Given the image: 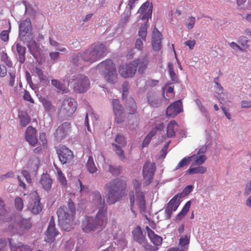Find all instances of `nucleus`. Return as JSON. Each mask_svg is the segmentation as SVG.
<instances>
[{
	"mask_svg": "<svg viewBox=\"0 0 251 251\" xmlns=\"http://www.w3.org/2000/svg\"><path fill=\"white\" fill-rule=\"evenodd\" d=\"M126 188V181L120 178H115L107 183L104 189L107 203L111 205L119 201L123 197Z\"/></svg>",
	"mask_w": 251,
	"mask_h": 251,
	"instance_id": "f257e3e1",
	"label": "nucleus"
},
{
	"mask_svg": "<svg viewBox=\"0 0 251 251\" xmlns=\"http://www.w3.org/2000/svg\"><path fill=\"white\" fill-rule=\"evenodd\" d=\"M76 209L74 202L69 199L67 205H63L57 209V214L59 225L66 231L72 228L75 218Z\"/></svg>",
	"mask_w": 251,
	"mask_h": 251,
	"instance_id": "f03ea898",
	"label": "nucleus"
},
{
	"mask_svg": "<svg viewBox=\"0 0 251 251\" xmlns=\"http://www.w3.org/2000/svg\"><path fill=\"white\" fill-rule=\"evenodd\" d=\"M19 38L24 43L26 44V46L31 54L33 55L35 52L39 51V46L33 40L32 25L28 17L21 21L19 25Z\"/></svg>",
	"mask_w": 251,
	"mask_h": 251,
	"instance_id": "7ed1b4c3",
	"label": "nucleus"
},
{
	"mask_svg": "<svg viewBox=\"0 0 251 251\" xmlns=\"http://www.w3.org/2000/svg\"><path fill=\"white\" fill-rule=\"evenodd\" d=\"M107 223V215H104V211L102 210L98 212L94 218L85 216L82 221L81 228L85 233H90L96 230L100 231L105 227Z\"/></svg>",
	"mask_w": 251,
	"mask_h": 251,
	"instance_id": "20e7f679",
	"label": "nucleus"
},
{
	"mask_svg": "<svg viewBox=\"0 0 251 251\" xmlns=\"http://www.w3.org/2000/svg\"><path fill=\"white\" fill-rule=\"evenodd\" d=\"M64 81H67L68 85L72 83L74 91L78 93L86 92L89 89L90 85L89 78L83 74L66 76L64 79Z\"/></svg>",
	"mask_w": 251,
	"mask_h": 251,
	"instance_id": "39448f33",
	"label": "nucleus"
},
{
	"mask_svg": "<svg viewBox=\"0 0 251 251\" xmlns=\"http://www.w3.org/2000/svg\"><path fill=\"white\" fill-rule=\"evenodd\" d=\"M107 52L105 45L99 44L92 45L83 53V60L90 63L97 61L104 56Z\"/></svg>",
	"mask_w": 251,
	"mask_h": 251,
	"instance_id": "423d86ee",
	"label": "nucleus"
},
{
	"mask_svg": "<svg viewBox=\"0 0 251 251\" xmlns=\"http://www.w3.org/2000/svg\"><path fill=\"white\" fill-rule=\"evenodd\" d=\"M32 227V223L29 218H22L18 223L11 222L8 228V231L11 235L23 234Z\"/></svg>",
	"mask_w": 251,
	"mask_h": 251,
	"instance_id": "0eeeda50",
	"label": "nucleus"
},
{
	"mask_svg": "<svg viewBox=\"0 0 251 251\" xmlns=\"http://www.w3.org/2000/svg\"><path fill=\"white\" fill-rule=\"evenodd\" d=\"M156 171L155 163L146 161L143 168V184L147 186L152 181Z\"/></svg>",
	"mask_w": 251,
	"mask_h": 251,
	"instance_id": "6e6552de",
	"label": "nucleus"
},
{
	"mask_svg": "<svg viewBox=\"0 0 251 251\" xmlns=\"http://www.w3.org/2000/svg\"><path fill=\"white\" fill-rule=\"evenodd\" d=\"M76 106V101L73 98H68L62 101L60 110L61 112L70 116L75 111Z\"/></svg>",
	"mask_w": 251,
	"mask_h": 251,
	"instance_id": "1a4fd4ad",
	"label": "nucleus"
},
{
	"mask_svg": "<svg viewBox=\"0 0 251 251\" xmlns=\"http://www.w3.org/2000/svg\"><path fill=\"white\" fill-rule=\"evenodd\" d=\"M181 194H177L167 203L165 209V212L168 219H170L171 217L173 211L176 210L179 206L180 203L179 199L181 198Z\"/></svg>",
	"mask_w": 251,
	"mask_h": 251,
	"instance_id": "9d476101",
	"label": "nucleus"
},
{
	"mask_svg": "<svg viewBox=\"0 0 251 251\" xmlns=\"http://www.w3.org/2000/svg\"><path fill=\"white\" fill-rule=\"evenodd\" d=\"M136 62L133 61L126 65L120 66L119 68V74L124 78L132 77L136 72Z\"/></svg>",
	"mask_w": 251,
	"mask_h": 251,
	"instance_id": "9b49d317",
	"label": "nucleus"
},
{
	"mask_svg": "<svg viewBox=\"0 0 251 251\" xmlns=\"http://www.w3.org/2000/svg\"><path fill=\"white\" fill-rule=\"evenodd\" d=\"M57 152L59 160L62 164L69 162L74 157L73 152L65 146H59Z\"/></svg>",
	"mask_w": 251,
	"mask_h": 251,
	"instance_id": "f8f14e48",
	"label": "nucleus"
},
{
	"mask_svg": "<svg viewBox=\"0 0 251 251\" xmlns=\"http://www.w3.org/2000/svg\"><path fill=\"white\" fill-rule=\"evenodd\" d=\"M93 198L92 203L97 209H99L98 212L101 211H104V215H107V207L105 205L104 199H102L101 194L100 192L96 191L93 193Z\"/></svg>",
	"mask_w": 251,
	"mask_h": 251,
	"instance_id": "ddd939ff",
	"label": "nucleus"
},
{
	"mask_svg": "<svg viewBox=\"0 0 251 251\" xmlns=\"http://www.w3.org/2000/svg\"><path fill=\"white\" fill-rule=\"evenodd\" d=\"M55 224L53 217L50 220L49 225L46 233L45 240L46 242L51 243L53 242L55 237L58 234V231L55 228Z\"/></svg>",
	"mask_w": 251,
	"mask_h": 251,
	"instance_id": "4468645a",
	"label": "nucleus"
},
{
	"mask_svg": "<svg viewBox=\"0 0 251 251\" xmlns=\"http://www.w3.org/2000/svg\"><path fill=\"white\" fill-rule=\"evenodd\" d=\"M183 111L182 102L178 100L170 104L166 109V115L174 117Z\"/></svg>",
	"mask_w": 251,
	"mask_h": 251,
	"instance_id": "2eb2a0df",
	"label": "nucleus"
},
{
	"mask_svg": "<svg viewBox=\"0 0 251 251\" xmlns=\"http://www.w3.org/2000/svg\"><path fill=\"white\" fill-rule=\"evenodd\" d=\"M99 73L101 75L107 72L116 69V66L111 59H106L99 63L96 67Z\"/></svg>",
	"mask_w": 251,
	"mask_h": 251,
	"instance_id": "dca6fc26",
	"label": "nucleus"
},
{
	"mask_svg": "<svg viewBox=\"0 0 251 251\" xmlns=\"http://www.w3.org/2000/svg\"><path fill=\"white\" fill-rule=\"evenodd\" d=\"M162 35L155 27L152 33V47L155 51H159L162 47L161 44Z\"/></svg>",
	"mask_w": 251,
	"mask_h": 251,
	"instance_id": "f3484780",
	"label": "nucleus"
},
{
	"mask_svg": "<svg viewBox=\"0 0 251 251\" xmlns=\"http://www.w3.org/2000/svg\"><path fill=\"white\" fill-rule=\"evenodd\" d=\"M37 131L32 126H29L25 131V139L32 146H34L37 143L36 136Z\"/></svg>",
	"mask_w": 251,
	"mask_h": 251,
	"instance_id": "a211bd4d",
	"label": "nucleus"
},
{
	"mask_svg": "<svg viewBox=\"0 0 251 251\" xmlns=\"http://www.w3.org/2000/svg\"><path fill=\"white\" fill-rule=\"evenodd\" d=\"M147 99L148 103L152 107H158L162 104V99L159 98L153 91H148L147 94Z\"/></svg>",
	"mask_w": 251,
	"mask_h": 251,
	"instance_id": "6ab92c4d",
	"label": "nucleus"
},
{
	"mask_svg": "<svg viewBox=\"0 0 251 251\" xmlns=\"http://www.w3.org/2000/svg\"><path fill=\"white\" fill-rule=\"evenodd\" d=\"M136 63V69L138 68V72L140 74L145 73L147 69L149 64V58L147 56H145L142 58H138L134 60Z\"/></svg>",
	"mask_w": 251,
	"mask_h": 251,
	"instance_id": "aec40b11",
	"label": "nucleus"
},
{
	"mask_svg": "<svg viewBox=\"0 0 251 251\" xmlns=\"http://www.w3.org/2000/svg\"><path fill=\"white\" fill-rule=\"evenodd\" d=\"M137 13L142 16H151L152 5L149 0L144 2L139 8Z\"/></svg>",
	"mask_w": 251,
	"mask_h": 251,
	"instance_id": "412c9836",
	"label": "nucleus"
},
{
	"mask_svg": "<svg viewBox=\"0 0 251 251\" xmlns=\"http://www.w3.org/2000/svg\"><path fill=\"white\" fill-rule=\"evenodd\" d=\"M133 239L135 241L140 244L144 243L146 241V237L143 235L141 228L139 226H137L132 231Z\"/></svg>",
	"mask_w": 251,
	"mask_h": 251,
	"instance_id": "4be33fe9",
	"label": "nucleus"
},
{
	"mask_svg": "<svg viewBox=\"0 0 251 251\" xmlns=\"http://www.w3.org/2000/svg\"><path fill=\"white\" fill-rule=\"evenodd\" d=\"M151 17H142L141 20L144 22V23L140 26L138 31V35L140 37L143 41H146V36L147 35L148 22L149 18H151Z\"/></svg>",
	"mask_w": 251,
	"mask_h": 251,
	"instance_id": "5701e85b",
	"label": "nucleus"
},
{
	"mask_svg": "<svg viewBox=\"0 0 251 251\" xmlns=\"http://www.w3.org/2000/svg\"><path fill=\"white\" fill-rule=\"evenodd\" d=\"M148 236L151 241L155 245L159 246L162 244V238L155 233L148 226L146 227Z\"/></svg>",
	"mask_w": 251,
	"mask_h": 251,
	"instance_id": "b1692460",
	"label": "nucleus"
},
{
	"mask_svg": "<svg viewBox=\"0 0 251 251\" xmlns=\"http://www.w3.org/2000/svg\"><path fill=\"white\" fill-rule=\"evenodd\" d=\"M105 80L108 83L111 84L115 83L117 81L118 75L117 70L109 71L101 74Z\"/></svg>",
	"mask_w": 251,
	"mask_h": 251,
	"instance_id": "393cba45",
	"label": "nucleus"
},
{
	"mask_svg": "<svg viewBox=\"0 0 251 251\" xmlns=\"http://www.w3.org/2000/svg\"><path fill=\"white\" fill-rule=\"evenodd\" d=\"M40 182L43 188L47 191L51 189L52 180L48 174H43L42 175Z\"/></svg>",
	"mask_w": 251,
	"mask_h": 251,
	"instance_id": "a878e982",
	"label": "nucleus"
},
{
	"mask_svg": "<svg viewBox=\"0 0 251 251\" xmlns=\"http://www.w3.org/2000/svg\"><path fill=\"white\" fill-rule=\"evenodd\" d=\"M15 46L18 53V59L20 64H23L25 61L26 48L24 46H22L20 43L18 42L15 43Z\"/></svg>",
	"mask_w": 251,
	"mask_h": 251,
	"instance_id": "bb28decb",
	"label": "nucleus"
},
{
	"mask_svg": "<svg viewBox=\"0 0 251 251\" xmlns=\"http://www.w3.org/2000/svg\"><path fill=\"white\" fill-rule=\"evenodd\" d=\"M136 201L140 211H144L146 209V201L145 195L142 191H138L135 193Z\"/></svg>",
	"mask_w": 251,
	"mask_h": 251,
	"instance_id": "cd10ccee",
	"label": "nucleus"
},
{
	"mask_svg": "<svg viewBox=\"0 0 251 251\" xmlns=\"http://www.w3.org/2000/svg\"><path fill=\"white\" fill-rule=\"evenodd\" d=\"M8 240L11 251H31V249L28 246L20 244L17 246L13 243L12 239L9 238Z\"/></svg>",
	"mask_w": 251,
	"mask_h": 251,
	"instance_id": "c85d7f7f",
	"label": "nucleus"
},
{
	"mask_svg": "<svg viewBox=\"0 0 251 251\" xmlns=\"http://www.w3.org/2000/svg\"><path fill=\"white\" fill-rule=\"evenodd\" d=\"M22 174L23 175V179H22L20 176H18L19 185L22 187L24 189H25V185L24 182V179H25L27 183H30L31 182V179L29 173L27 171L23 170L22 172Z\"/></svg>",
	"mask_w": 251,
	"mask_h": 251,
	"instance_id": "c756f323",
	"label": "nucleus"
},
{
	"mask_svg": "<svg viewBox=\"0 0 251 251\" xmlns=\"http://www.w3.org/2000/svg\"><path fill=\"white\" fill-rule=\"evenodd\" d=\"M19 118L20 120V124L22 127H25L30 122V116L25 112H22L19 114Z\"/></svg>",
	"mask_w": 251,
	"mask_h": 251,
	"instance_id": "7c9ffc66",
	"label": "nucleus"
},
{
	"mask_svg": "<svg viewBox=\"0 0 251 251\" xmlns=\"http://www.w3.org/2000/svg\"><path fill=\"white\" fill-rule=\"evenodd\" d=\"M177 126L176 122L172 120L169 122L168 124L167 127V135L169 138L173 137L175 136L176 132L174 130L175 126Z\"/></svg>",
	"mask_w": 251,
	"mask_h": 251,
	"instance_id": "2f4dec72",
	"label": "nucleus"
},
{
	"mask_svg": "<svg viewBox=\"0 0 251 251\" xmlns=\"http://www.w3.org/2000/svg\"><path fill=\"white\" fill-rule=\"evenodd\" d=\"M126 106L129 114L132 115L136 112L137 105L133 98L129 99Z\"/></svg>",
	"mask_w": 251,
	"mask_h": 251,
	"instance_id": "473e14b6",
	"label": "nucleus"
},
{
	"mask_svg": "<svg viewBox=\"0 0 251 251\" xmlns=\"http://www.w3.org/2000/svg\"><path fill=\"white\" fill-rule=\"evenodd\" d=\"M66 124V123L63 124L61 126H59L56 129L55 135L56 138L58 139H61L65 137L66 132L65 129Z\"/></svg>",
	"mask_w": 251,
	"mask_h": 251,
	"instance_id": "72a5a7b5",
	"label": "nucleus"
},
{
	"mask_svg": "<svg viewBox=\"0 0 251 251\" xmlns=\"http://www.w3.org/2000/svg\"><path fill=\"white\" fill-rule=\"evenodd\" d=\"M206 171V168L203 166H199L197 167H190L187 171V173L189 174H204Z\"/></svg>",
	"mask_w": 251,
	"mask_h": 251,
	"instance_id": "f704fd0d",
	"label": "nucleus"
},
{
	"mask_svg": "<svg viewBox=\"0 0 251 251\" xmlns=\"http://www.w3.org/2000/svg\"><path fill=\"white\" fill-rule=\"evenodd\" d=\"M33 71L38 76L39 79L41 82L46 83L48 81V79L44 75L43 72L40 68L35 67L33 68Z\"/></svg>",
	"mask_w": 251,
	"mask_h": 251,
	"instance_id": "c9c22d12",
	"label": "nucleus"
},
{
	"mask_svg": "<svg viewBox=\"0 0 251 251\" xmlns=\"http://www.w3.org/2000/svg\"><path fill=\"white\" fill-rule=\"evenodd\" d=\"M195 155H194L190 157L183 158L182 160L180 161V162L176 165L175 169V170H177L180 168H183L189 165L191 161V158L194 156Z\"/></svg>",
	"mask_w": 251,
	"mask_h": 251,
	"instance_id": "e433bc0d",
	"label": "nucleus"
},
{
	"mask_svg": "<svg viewBox=\"0 0 251 251\" xmlns=\"http://www.w3.org/2000/svg\"><path fill=\"white\" fill-rule=\"evenodd\" d=\"M42 205L40 203V199L37 197L36 201L34 202L33 205L31 208V212L34 214H37L41 211Z\"/></svg>",
	"mask_w": 251,
	"mask_h": 251,
	"instance_id": "4c0bfd02",
	"label": "nucleus"
},
{
	"mask_svg": "<svg viewBox=\"0 0 251 251\" xmlns=\"http://www.w3.org/2000/svg\"><path fill=\"white\" fill-rule=\"evenodd\" d=\"M11 31V25L9 23H8V28L6 30H2L0 33V39L4 42H7L9 40V33Z\"/></svg>",
	"mask_w": 251,
	"mask_h": 251,
	"instance_id": "58836bf2",
	"label": "nucleus"
},
{
	"mask_svg": "<svg viewBox=\"0 0 251 251\" xmlns=\"http://www.w3.org/2000/svg\"><path fill=\"white\" fill-rule=\"evenodd\" d=\"M86 167L90 173L93 174L97 171V169L95 165L92 157L90 156L89 157Z\"/></svg>",
	"mask_w": 251,
	"mask_h": 251,
	"instance_id": "ea45409f",
	"label": "nucleus"
},
{
	"mask_svg": "<svg viewBox=\"0 0 251 251\" xmlns=\"http://www.w3.org/2000/svg\"><path fill=\"white\" fill-rule=\"evenodd\" d=\"M112 104L114 113H118V112L123 111L122 105L120 104V101L118 99L113 100Z\"/></svg>",
	"mask_w": 251,
	"mask_h": 251,
	"instance_id": "a19ab883",
	"label": "nucleus"
},
{
	"mask_svg": "<svg viewBox=\"0 0 251 251\" xmlns=\"http://www.w3.org/2000/svg\"><path fill=\"white\" fill-rule=\"evenodd\" d=\"M42 102L46 111L49 112L55 110L54 106L50 101L44 99L42 100Z\"/></svg>",
	"mask_w": 251,
	"mask_h": 251,
	"instance_id": "79ce46f5",
	"label": "nucleus"
},
{
	"mask_svg": "<svg viewBox=\"0 0 251 251\" xmlns=\"http://www.w3.org/2000/svg\"><path fill=\"white\" fill-rule=\"evenodd\" d=\"M195 23V17H187V18L185 20V26L189 30L191 29L194 27Z\"/></svg>",
	"mask_w": 251,
	"mask_h": 251,
	"instance_id": "37998d69",
	"label": "nucleus"
},
{
	"mask_svg": "<svg viewBox=\"0 0 251 251\" xmlns=\"http://www.w3.org/2000/svg\"><path fill=\"white\" fill-rule=\"evenodd\" d=\"M1 60L8 67L12 66V62L9 59V57L6 52L2 51L0 53Z\"/></svg>",
	"mask_w": 251,
	"mask_h": 251,
	"instance_id": "c03bdc74",
	"label": "nucleus"
},
{
	"mask_svg": "<svg viewBox=\"0 0 251 251\" xmlns=\"http://www.w3.org/2000/svg\"><path fill=\"white\" fill-rule=\"evenodd\" d=\"M169 69V75L171 77L172 80L175 82L178 81V78L177 75L176 74L174 71L173 65L172 63H169L168 65Z\"/></svg>",
	"mask_w": 251,
	"mask_h": 251,
	"instance_id": "a18cd8bd",
	"label": "nucleus"
},
{
	"mask_svg": "<svg viewBox=\"0 0 251 251\" xmlns=\"http://www.w3.org/2000/svg\"><path fill=\"white\" fill-rule=\"evenodd\" d=\"M138 0H128V5L129 7H126L125 11L126 16H129L131 14L130 11L134 7V4Z\"/></svg>",
	"mask_w": 251,
	"mask_h": 251,
	"instance_id": "49530a36",
	"label": "nucleus"
},
{
	"mask_svg": "<svg viewBox=\"0 0 251 251\" xmlns=\"http://www.w3.org/2000/svg\"><path fill=\"white\" fill-rule=\"evenodd\" d=\"M51 84L53 85L59 91H62L63 93L65 92V89L62 83L58 80L53 79L51 80Z\"/></svg>",
	"mask_w": 251,
	"mask_h": 251,
	"instance_id": "de8ad7c7",
	"label": "nucleus"
},
{
	"mask_svg": "<svg viewBox=\"0 0 251 251\" xmlns=\"http://www.w3.org/2000/svg\"><path fill=\"white\" fill-rule=\"evenodd\" d=\"M15 208L18 211H22L24 206V202L22 198L20 197H16L14 201Z\"/></svg>",
	"mask_w": 251,
	"mask_h": 251,
	"instance_id": "09e8293b",
	"label": "nucleus"
},
{
	"mask_svg": "<svg viewBox=\"0 0 251 251\" xmlns=\"http://www.w3.org/2000/svg\"><path fill=\"white\" fill-rule=\"evenodd\" d=\"M83 60V53H77L74 54L73 56V62L74 64L77 65L81 64Z\"/></svg>",
	"mask_w": 251,
	"mask_h": 251,
	"instance_id": "8fccbe9b",
	"label": "nucleus"
},
{
	"mask_svg": "<svg viewBox=\"0 0 251 251\" xmlns=\"http://www.w3.org/2000/svg\"><path fill=\"white\" fill-rule=\"evenodd\" d=\"M58 179L63 185H66L67 180L60 169H57Z\"/></svg>",
	"mask_w": 251,
	"mask_h": 251,
	"instance_id": "3c124183",
	"label": "nucleus"
},
{
	"mask_svg": "<svg viewBox=\"0 0 251 251\" xmlns=\"http://www.w3.org/2000/svg\"><path fill=\"white\" fill-rule=\"evenodd\" d=\"M112 146L115 148V151L116 153L118 154L119 157L121 160H124L125 159V156L124 153V151L122 149L117 145L115 144H113Z\"/></svg>",
	"mask_w": 251,
	"mask_h": 251,
	"instance_id": "603ef678",
	"label": "nucleus"
},
{
	"mask_svg": "<svg viewBox=\"0 0 251 251\" xmlns=\"http://www.w3.org/2000/svg\"><path fill=\"white\" fill-rule=\"evenodd\" d=\"M115 142L122 146H125L126 145V141L124 136L121 134H117L115 139Z\"/></svg>",
	"mask_w": 251,
	"mask_h": 251,
	"instance_id": "864d4df0",
	"label": "nucleus"
},
{
	"mask_svg": "<svg viewBox=\"0 0 251 251\" xmlns=\"http://www.w3.org/2000/svg\"><path fill=\"white\" fill-rule=\"evenodd\" d=\"M115 121L118 123H122L125 121V116L124 115V111L118 112V113H115Z\"/></svg>",
	"mask_w": 251,
	"mask_h": 251,
	"instance_id": "5fc2aeb1",
	"label": "nucleus"
},
{
	"mask_svg": "<svg viewBox=\"0 0 251 251\" xmlns=\"http://www.w3.org/2000/svg\"><path fill=\"white\" fill-rule=\"evenodd\" d=\"M206 157L203 155H197V158L196 159L194 164L195 165H201L206 160Z\"/></svg>",
	"mask_w": 251,
	"mask_h": 251,
	"instance_id": "6e6d98bb",
	"label": "nucleus"
},
{
	"mask_svg": "<svg viewBox=\"0 0 251 251\" xmlns=\"http://www.w3.org/2000/svg\"><path fill=\"white\" fill-rule=\"evenodd\" d=\"M6 214V211L4 208V202L0 199V220H3Z\"/></svg>",
	"mask_w": 251,
	"mask_h": 251,
	"instance_id": "4d7b16f0",
	"label": "nucleus"
},
{
	"mask_svg": "<svg viewBox=\"0 0 251 251\" xmlns=\"http://www.w3.org/2000/svg\"><path fill=\"white\" fill-rule=\"evenodd\" d=\"M129 85L127 81L124 82L122 84V95L123 97H126L128 94Z\"/></svg>",
	"mask_w": 251,
	"mask_h": 251,
	"instance_id": "13d9d810",
	"label": "nucleus"
},
{
	"mask_svg": "<svg viewBox=\"0 0 251 251\" xmlns=\"http://www.w3.org/2000/svg\"><path fill=\"white\" fill-rule=\"evenodd\" d=\"M109 170L114 176H118L121 174V169L119 167H115L112 165H109Z\"/></svg>",
	"mask_w": 251,
	"mask_h": 251,
	"instance_id": "bf43d9fd",
	"label": "nucleus"
},
{
	"mask_svg": "<svg viewBox=\"0 0 251 251\" xmlns=\"http://www.w3.org/2000/svg\"><path fill=\"white\" fill-rule=\"evenodd\" d=\"M248 41H249L246 36H242L240 37L238 42L243 47L246 49L249 47V45L248 44Z\"/></svg>",
	"mask_w": 251,
	"mask_h": 251,
	"instance_id": "052dcab7",
	"label": "nucleus"
},
{
	"mask_svg": "<svg viewBox=\"0 0 251 251\" xmlns=\"http://www.w3.org/2000/svg\"><path fill=\"white\" fill-rule=\"evenodd\" d=\"M170 141L167 142L163 147L161 151V154L160 155L159 158H164L165 157L167 153V150L169 147V144Z\"/></svg>",
	"mask_w": 251,
	"mask_h": 251,
	"instance_id": "680f3d73",
	"label": "nucleus"
},
{
	"mask_svg": "<svg viewBox=\"0 0 251 251\" xmlns=\"http://www.w3.org/2000/svg\"><path fill=\"white\" fill-rule=\"evenodd\" d=\"M25 13L27 15L32 16L36 14V10L30 6L25 5Z\"/></svg>",
	"mask_w": 251,
	"mask_h": 251,
	"instance_id": "e2e57ef3",
	"label": "nucleus"
},
{
	"mask_svg": "<svg viewBox=\"0 0 251 251\" xmlns=\"http://www.w3.org/2000/svg\"><path fill=\"white\" fill-rule=\"evenodd\" d=\"M133 186V189H134L135 193L138 191H141V183L136 179H134L132 181Z\"/></svg>",
	"mask_w": 251,
	"mask_h": 251,
	"instance_id": "0e129e2a",
	"label": "nucleus"
},
{
	"mask_svg": "<svg viewBox=\"0 0 251 251\" xmlns=\"http://www.w3.org/2000/svg\"><path fill=\"white\" fill-rule=\"evenodd\" d=\"M49 56L51 60L55 62L57 61L59 56V53L57 51L51 52L49 54Z\"/></svg>",
	"mask_w": 251,
	"mask_h": 251,
	"instance_id": "69168bd1",
	"label": "nucleus"
},
{
	"mask_svg": "<svg viewBox=\"0 0 251 251\" xmlns=\"http://www.w3.org/2000/svg\"><path fill=\"white\" fill-rule=\"evenodd\" d=\"M23 97L25 100L29 101L32 103H34V100L31 98L30 93L27 91H25V94Z\"/></svg>",
	"mask_w": 251,
	"mask_h": 251,
	"instance_id": "338daca9",
	"label": "nucleus"
},
{
	"mask_svg": "<svg viewBox=\"0 0 251 251\" xmlns=\"http://www.w3.org/2000/svg\"><path fill=\"white\" fill-rule=\"evenodd\" d=\"M135 48L139 50H142L143 49V41L141 39H137L135 42Z\"/></svg>",
	"mask_w": 251,
	"mask_h": 251,
	"instance_id": "774afa93",
	"label": "nucleus"
}]
</instances>
